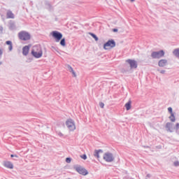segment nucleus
I'll return each instance as SVG.
<instances>
[{
    "label": "nucleus",
    "mask_w": 179,
    "mask_h": 179,
    "mask_svg": "<svg viewBox=\"0 0 179 179\" xmlns=\"http://www.w3.org/2000/svg\"><path fill=\"white\" fill-rule=\"evenodd\" d=\"M18 38L21 41H29L31 38V35L26 31H21L18 33Z\"/></svg>",
    "instance_id": "f257e3e1"
},
{
    "label": "nucleus",
    "mask_w": 179,
    "mask_h": 179,
    "mask_svg": "<svg viewBox=\"0 0 179 179\" xmlns=\"http://www.w3.org/2000/svg\"><path fill=\"white\" fill-rule=\"evenodd\" d=\"M31 54L34 58H41V57H43V50L40 47L34 46Z\"/></svg>",
    "instance_id": "f03ea898"
},
{
    "label": "nucleus",
    "mask_w": 179,
    "mask_h": 179,
    "mask_svg": "<svg viewBox=\"0 0 179 179\" xmlns=\"http://www.w3.org/2000/svg\"><path fill=\"white\" fill-rule=\"evenodd\" d=\"M162 57H164V50L154 51L151 53L152 59H160Z\"/></svg>",
    "instance_id": "7ed1b4c3"
},
{
    "label": "nucleus",
    "mask_w": 179,
    "mask_h": 179,
    "mask_svg": "<svg viewBox=\"0 0 179 179\" xmlns=\"http://www.w3.org/2000/svg\"><path fill=\"white\" fill-rule=\"evenodd\" d=\"M74 170H76L78 174H81V176H87L89 174L87 170L80 165L75 166Z\"/></svg>",
    "instance_id": "20e7f679"
},
{
    "label": "nucleus",
    "mask_w": 179,
    "mask_h": 179,
    "mask_svg": "<svg viewBox=\"0 0 179 179\" xmlns=\"http://www.w3.org/2000/svg\"><path fill=\"white\" fill-rule=\"evenodd\" d=\"M66 125L69 131H75L76 129V126L75 125V121L72 119H68L66 121Z\"/></svg>",
    "instance_id": "39448f33"
},
{
    "label": "nucleus",
    "mask_w": 179,
    "mask_h": 179,
    "mask_svg": "<svg viewBox=\"0 0 179 179\" xmlns=\"http://www.w3.org/2000/svg\"><path fill=\"white\" fill-rule=\"evenodd\" d=\"M52 36L55 38L56 43H59V41L62 39V34L58 31H53Z\"/></svg>",
    "instance_id": "423d86ee"
},
{
    "label": "nucleus",
    "mask_w": 179,
    "mask_h": 179,
    "mask_svg": "<svg viewBox=\"0 0 179 179\" xmlns=\"http://www.w3.org/2000/svg\"><path fill=\"white\" fill-rule=\"evenodd\" d=\"M103 159L108 163H111V162H114V155L111 152H106L103 155Z\"/></svg>",
    "instance_id": "0eeeda50"
},
{
    "label": "nucleus",
    "mask_w": 179,
    "mask_h": 179,
    "mask_svg": "<svg viewBox=\"0 0 179 179\" xmlns=\"http://www.w3.org/2000/svg\"><path fill=\"white\" fill-rule=\"evenodd\" d=\"M107 47H110V48H114L115 47V41L114 39H110L103 44L104 50H107Z\"/></svg>",
    "instance_id": "6e6552de"
},
{
    "label": "nucleus",
    "mask_w": 179,
    "mask_h": 179,
    "mask_svg": "<svg viewBox=\"0 0 179 179\" xmlns=\"http://www.w3.org/2000/svg\"><path fill=\"white\" fill-rule=\"evenodd\" d=\"M126 62L130 65L131 69H136V68H138V62L136 60L129 59L126 60Z\"/></svg>",
    "instance_id": "1a4fd4ad"
},
{
    "label": "nucleus",
    "mask_w": 179,
    "mask_h": 179,
    "mask_svg": "<svg viewBox=\"0 0 179 179\" xmlns=\"http://www.w3.org/2000/svg\"><path fill=\"white\" fill-rule=\"evenodd\" d=\"M45 9L48 10L49 12H52L54 10V6H52V4H51V2L48 1H45Z\"/></svg>",
    "instance_id": "9d476101"
},
{
    "label": "nucleus",
    "mask_w": 179,
    "mask_h": 179,
    "mask_svg": "<svg viewBox=\"0 0 179 179\" xmlns=\"http://www.w3.org/2000/svg\"><path fill=\"white\" fill-rule=\"evenodd\" d=\"M8 29L9 30L13 31L16 30V24L13 21H10L8 23Z\"/></svg>",
    "instance_id": "9b49d317"
},
{
    "label": "nucleus",
    "mask_w": 179,
    "mask_h": 179,
    "mask_svg": "<svg viewBox=\"0 0 179 179\" xmlns=\"http://www.w3.org/2000/svg\"><path fill=\"white\" fill-rule=\"evenodd\" d=\"M30 50V46L29 45H25L23 48H22V54L23 55H24L25 57L29 54V51Z\"/></svg>",
    "instance_id": "f8f14e48"
},
{
    "label": "nucleus",
    "mask_w": 179,
    "mask_h": 179,
    "mask_svg": "<svg viewBox=\"0 0 179 179\" xmlns=\"http://www.w3.org/2000/svg\"><path fill=\"white\" fill-rule=\"evenodd\" d=\"M165 128L166 129V131H168V132H173V123L167 122L166 124Z\"/></svg>",
    "instance_id": "ddd939ff"
},
{
    "label": "nucleus",
    "mask_w": 179,
    "mask_h": 179,
    "mask_svg": "<svg viewBox=\"0 0 179 179\" xmlns=\"http://www.w3.org/2000/svg\"><path fill=\"white\" fill-rule=\"evenodd\" d=\"M7 19H15V14L12 13V10H8L6 13Z\"/></svg>",
    "instance_id": "4468645a"
},
{
    "label": "nucleus",
    "mask_w": 179,
    "mask_h": 179,
    "mask_svg": "<svg viewBox=\"0 0 179 179\" xmlns=\"http://www.w3.org/2000/svg\"><path fill=\"white\" fill-rule=\"evenodd\" d=\"M166 64H167V60H166V59H161L158 62V65L161 68H163L164 66H166Z\"/></svg>",
    "instance_id": "2eb2a0df"
},
{
    "label": "nucleus",
    "mask_w": 179,
    "mask_h": 179,
    "mask_svg": "<svg viewBox=\"0 0 179 179\" xmlns=\"http://www.w3.org/2000/svg\"><path fill=\"white\" fill-rule=\"evenodd\" d=\"M100 153H103L102 150H95L94 152V157H96V159H99L100 157Z\"/></svg>",
    "instance_id": "dca6fc26"
},
{
    "label": "nucleus",
    "mask_w": 179,
    "mask_h": 179,
    "mask_svg": "<svg viewBox=\"0 0 179 179\" xmlns=\"http://www.w3.org/2000/svg\"><path fill=\"white\" fill-rule=\"evenodd\" d=\"M4 166L6 167V169H13V164H12V162H4Z\"/></svg>",
    "instance_id": "f3484780"
},
{
    "label": "nucleus",
    "mask_w": 179,
    "mask_h": 179,
    "mask_svg": "<svg viewBox=\"0 0 179 179\" xmlns=\"http://www.w3.org/2000/svg\"><path fill=\"white\" fill-rule=\"evenodd\" d=\"M66 67H67L69 72H71V73H73V75L74 76H76V73H75V71H73V68H72V66H71V65L68 64L66 66Z\"/></svg>",
    "instance_id": "a211bd4d"
},
{
    "label": "nucleus",
    "mask_w": 179,
    "mask_h": 179,
    "mask_svg": "<svg viewBox=\"0 0 179 179\" xmlns=\"http://www.w3.org/2000/svg\"><path fill=\"white\" fill-rule=\"evenodd\" d=\"M6 44H7V45H9L8 46V50L9 51H12V50H13V45L12 44V41H7L6 42Z\"/></svg>",
    "instance_id": "6ab92c4d"
},
{
    "label": "nucleus",
    "mask_w": 179,
    "mask_h": 179,
    "mask_svg": "<svg viewBox=\"0 0 179 179\" xmlns=\"http://www.w3.org/2000/svg\"><path fill=\"white\" fill-rule=\"evenodd\" d=\"M131 101H129L124 106V107L126 108L127 111H129V110H131Z\"/></svg>",
    "instance_id": "aec40b11"
},
{
    "label": "nucleus",
    "mask_w": 179,
    "mask_h": 179,
    "mask_svg": "<svg viewBox=\"0 0 179 179\" xmlns=\"http://www.w3.org/2000/svg\"><path fill=\"white\" fill-rule=\"evenodd\" d=\"M175 57H177V58H179V48H176L173 52Z\"/></svg>",
    "instance_id": "412c9836"
},
{
    "label": "nucleus",
    "mask_w": 179,
    "mask_h": 179,
    "mask_svg": "<svg viewBox=\"0 0 179 179\" xmlns=\"http://www.w3.org/2000/svg\"><path fill=\"white\" fill-rule=\"evenodd\" d=\"M169 120L171 121V122H176V116L174 115V113L171 114L169 116Z\"/></svg>",
    "instance_id": "4be33fe9"
},
{
    "label": "nucleus",
    "mask_w": 179,
    "mask_h": 179,
    "mask_svg": "<svg viewBox=\"0 0 179 179\" xmlns=\"http://www.w3.org/2000/svg\"><path fill=\"white\" fill-rule=\"evenodd\" d=\"M90 36H92V38L95 40V41H99V37L97 36L92 32L90 33Z\"/></svg>",
    "instance_id": "5701e85b"
},
{
    "label": "nucleus",
    "mask_w": 179,
    "mask_h": 179,
    "mask_svg": "<svg viewBox=\"0 0 179 179\" xmlns=\"http://www.w3.org/2000/svg\"><path fill=\"white\" fill-rule=\"evenodd\" d=\"M60 45H62V47H65V45H66V42L65 41V38L60 39Z\"/></svg>",
    "instance_id": "b1692460"
},
{
    "label": "nucleus",
    "mask_w": 179,
    "mask_h": 179,
    "mask_svg": "<svg viewBox=\"0 0 179 179\" xmlns=\"http://www.w3.org/2000/svg\"><path fill=\"white\" fill-rule=\"evenodd\" d=\"M176 132L178 135H179V123H176Z\"/></svg>",
    "instance_id": "393cba45"
},
{
    "label": "nucleus",
    "mask_w": 179,
    "mask_h": 179,
    "mask_svg": "<svg viewBox=\"0 0 179 179\" xmlns=\"http://www.w3.org/2000/svg\"><path fill=\"white\" fill-rule=\"evenodd\" d=\"M168 111H169V113H170V114H174V113H173V108L172 107L168 108Z\"/></svg>",
    "instance_id": "a878e982"
},
{
    "label": "nucleus",
    "mask_w": 179,
    "mask_h": 179,
    "mask_svg": "<svg viewBox=\"0 0 179 179\" xmlns=\"http://www.w3.org/2000/svg\"><path fill=\"white\" fill-rule=\"evenodd\" d=\"M81 159H83V160H86L87 159V155L86 154H84L81 156Z\"/></svg>",
    "instance_id": "bb28decb"
},
{
    "label": "nucleus",
    "mask_w": 179,
    "mask_h": 179,
    "mask_svg": "<svg viewBox=\"0 0 179 179\" xmlns=\"http://www.w3.org/2000/svg\"><path fill=\"white\" fill-rule=\"evenodd\" d=\"M71 161H72V159L71 157L66 158V162L67 163H71Z\"/></svg>",
    "instance_id": "cd10ccee"
},
{
    "label": "nucleus",
    "mask_w": 179,
    "mask_h": 179,
    "mask_svg": "<svg viewBox=\"0 0 179 179\" xmlns=\"http://www.w3.org/2000/svg\"><path fill=\"white\" fill-rule=\"evenodd\" d=\"M173 165L175 166V167H178V166H179V162H178V161L174 162Z\"/></svg>",
    "instance_id": "c85d7f7f"
},
{
    "label": "nucleus",
    "mask_w": 179,
    "mask_h": 179,
    "mask_svg": "<svg viewBox=\"0 0 179 179\" xmlns=\"http://www.w3.org/2000/svg\"><path fill=\"white\" fill-rule=\"evenodd\" d=\"M3 33V27L2 25H0V34H2Z\"/></svg>",
    "instance_id": "c756f323"
},
{
    "label": "nucleus",
    "mask_w": 179,
    "mask_h": 179,
    "mask_svg": "<svg viewBox=\"0 0 179 179\" xmlns=\"http://www.w3.org/2000/svg\"><path fill=\"white\" fill-rule=\"evenodd\" d=\"M99 107H101V108H104V103L100 102L99 103Z\"/></svg>",
    "instance_id": "7c9ffc66"
},
{
    "label": "nucleus",
    "mask_w": 179,
    "mask_h": 179,
    "mask_svg": "<svg viewBox=\"0 0 179 179\" xmlns=\"http://www.w3.org/2000/svg\"><path fill=\"white\" fill-rule=\"evenodd\" d=\"M2 54H3V52L0 49V58H2Z\"/></svg>",
    "instance_id": "2f4dec72"
},
{
    "label": "nucleus",
    "mask_w": 179,
    "mask_h": 179,
    "mask_svg": "<svg viewBox=\"0 0 179 179\" xmlns=\"http://www.w3.org/2000/svg\"><path fill=\"white\" fill-rule=\"evenodd\" d=\"M150 177H152V176L150 175V173H148V174L146 175V178H150Z\"/></svg>",
    "instance_id": "473e14b6"
},
{
    "label": "nucleus",
    "mask_w": 179,
    "mask_h": 179,
    "mask_svg": "<svg viewBox=\"0 0 179 179\" xmlns=\"http://www.w3.org/2000/svg\"><path fill=\"white\" fill-rule=\"evenodd\" d=\"M160 73H162V75H164V73H166V71L162 70V71H160Z\"/></svg>",
    "instance_id": "72a5a7b5"
},
{
    "label": "nucleus",
    "mask_w": 179,
    "mask_h": 179,
    "mask_svg": "<svg viewBox=\"0 0 179 179\" xmlns=\"http://www.w3.org/2000/svg\"><path fill=\"white\" fill-rule=\"evenodd\" d=\"M10 157H19L17 155H11Z\"/></svg>",
    "instance_id": "f704fd0d"
},
{
    "label": "nucleus",
    "mask_w": 179,
    "mask_h": 179,
    "mask_svg": "<svg viewBox=\"0 0 179 179\" xmlns=\"http://www.w3.org/2000/svg\"><path fill=\"white\" fill-rule=\"evenodd\" d=\"M58 135H59V136H64V134L62 133H61V132H59Z\"/></svg>",
    "instance_id": "c9c22d12"
},
{
    "label": "nucleus",
    "mask_w": 179,
    "mask_h": 179,
    "mask_svg": "<svg viewBox=\"0 0 179 179\" xmlns=\"http://www.w3.org/2000/svg\"><path fill=\"white\" fill-rule=\"evenodd\" d=\"M113 31L115 33V32L118 31V29H113Z\"/></svg>",
    "instance_id": "e433bc0d"
},
{
    "label": "nucleus",
    "mask_w": 179,
    "mask_h": 179,
    "mask_svg": "<svg viewBox=\"0 0 179 179\" xmlns=\"http://www.w3.org/2000/svg\"><path fill=\"white\" fill-rule=\"evenodd\" d=\"M131 2H135V0H130Z\"/></svg>",
    "instance_id": "4c0bfd02"
},
{
    "label": "nucleus",
    "mask_w": 179,
    "mask_h": 179,
    "mask_svg": "<svg viewBox=\"0 0 179 179\" xmlns=\"http://www.w3.org/2000/svg\"><path fill=\"white\" fill-rule=\"evenodd\" d=\"M0 65H2V62H0Z\"/></svg>",
    "instance_id": "58836bf2"
},
{
    "label": "nucleus",
    "mask_w": 179,
    "mask_h": 179,
    "mask_svg": "<svg viewBox=\"0 0 179 179\" xmlns=\"http://www.w3.org/2000/svg\"><path fill=\"white\" fill-rule=\"evenodd\" d=\"M145 179H148V178H145Z\"/></svg>",
    "instance_id": "ea45409f"
}]
</instances>
